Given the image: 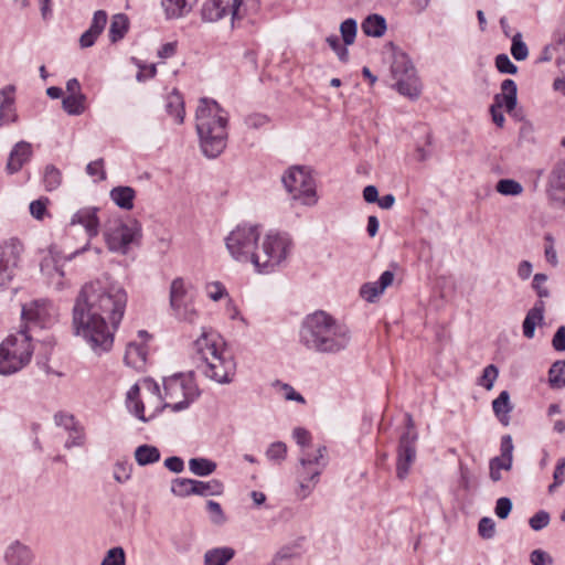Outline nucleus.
Listing matches in <instances>:
<instances>
[{
    "mask_svg": "<svg viewBox=\"0 0 565 565\" xmlns=\"http://www.w3.org/2000/svg\"><path fill=\"white\" fill-rule=\"evenodd\" d=\"M391 87L399 95L416 100L419 98L423 84L413 62L403 51L391 44Z\"/></svg>",
    "mask_w": 565,
    "mask_h": 565,
    "instance_id": "423d86ee",
    "label": "nucleus"
},
{
    "mask_svg": "<svg viewBox=\"0 0 565 565\" xmlns=\"http://www.w3.org/2000/svg\"><path fill=\"white\" fill-rule=\"evenodd\" d=\"M109 196L118 207L129 211L134 207L136 191L131 186L120 185L111 189Z\"/></svg>",
    "mask_w": 565,
    "mask_h": 565,
    "instance_id": "2f4dec72",
    "label": "nucleus"
},
{
    "mask_svg": "<svg viewBox=\"0 0 565 565\" xmlns=\"http://www.w3.org/2000/svg\"><path fill=\"white\" fill-rule=\"evenodd\" d=\"M358 32V22L355 19L349 18L340 24V33L345 45H352L355 41Z\"/></svg>",
    "mask_w": 565,
    "mask_h": 565,
    "instance_id": "49530a36",
    "label": "nucleus"
},
{
    "mask_svg": "<svg viewBox=\"0 0 565 565\" xmlns=\"http://www.w3.org/2000/svg\"><path fill=\"white\" fill-rule=\"evenodd\" d=\"M132 465L127 460H118L114 465L113 477L118 483H125L131 478Z\"/></svg>",
    "mask_w": 565,
    "mask_h": 565,
    "instance_id": "8fccbe9b",
    "label": "nucleus"
},
{
    "mask_svg": "<svg viewBox=\"0 0 565 565\" xmlns=\"http://www.w3.org/2000/svg\"><path fill=\"white\" fill-rule=\"evenodd\" d=\"M546 196L553 206L565 207V160L558 161L551 170L546 182Z\"/></svg>",
    "mask_w": 565,
    "mask_h": 565,
    "instance_id": "f3484780",
    "label": "nucleus"
},
{
    "mask_svg": "<svg viewBox=\"0 0 565 565\" xmlns=\"http://www.w3.org/2000/svg\"><path fill=\"white\" fill-rule=\"evenodd\" d=\"M62 183V172L53 164H47L43 174V184L46 191L56 190Z\"/></svg>",
    "mask_w": 565,
    "mask_h": 565,
    "instance_id": "37998d69",
    "label": "nucleus"
},
{
    "mask_svg": "<svg viewBox=\"0 0 565 565\" xmlns=\"http://www.w3.org/2000/svg\"><path fill=\"white\" fill-rule=\"evenodd\" d=\"M134 455L139 466H148L160 460L159 449L151 445L138 446Z\"/></svg>",
    "mask_w": 565,
    "mask_h": 565,
    "instance_id": "4c0bfd02",
    "label": "nucleus"
},
{
    "mask_svg": "<svg viewBox=\"0 0 565 565\" xmlns=\"http://www.w3.org/2000/svg\"><path fill=\"white\" fill-rule=\"evenodd\" d=\"M32 146L28 141H19L14 145L10 151L6 170L9 174L17 173L21 170L24 163H26L32 157Z\"/></svg>",
    "mask_w": 565,
    "mask_h": 565,
    "instance_id": "aec40b11",
    "label": "nucleus"
},
{
    "mask_svg": "<svg viewBox=\"0 0 565 565\" xmlns=\"http://www.w3.org/2000/svg\"><path fill=\"white\" fill-rule=\"evenodd\" d=\"M193 543V534L191 532L184 533L180 536H174L173 545L177 552L186 553L191 550Z\"/></svg>",
    "mask_w": 565,
    "mask_h": 565,
    "instance_id": "4d7b16f0",
    "label": "nucleus"
},
{
    "mask_svg": "<svg viewBox=\"0 0 565 565\" xmlns=\"http://www.w3.org/2000/svg\"><path fill=\"white\" fill-rule=\"evenodd\" d=\"M350 328L323 310L307 315L299 329V342L307 350L328 355L339 354L350 347Z\"/></svg>",
    "mask_w": 565,
    "mask_h": 565,
    "instance_id": "f03ea898",
    "label": "nucleus"
},
{
    "mask_svg": "<svg viewBox=\"0 0 565 565\" xmlns=\"http://www.w3.org/2000/svg\"><path fill=\"white\" fill-rule=\"evenodd\" d=\"M223 344L218 333L203 328L193 343L192 360L206 377L220 384H228L234 379L236 363Z\"/></svg>",
    "mask_w": 565,
    "mask_h": 565,
    "instance_id": "7ed1b4c3",
    "label": "nucleus"
},
{
    "mask_svg": "<svg viewBox=\"0 0 565 565\" xmlns=\"http://www.w3.org/2000/svg\"><path fill=\"white\" fill-rule=\"evenodd\" d=\"M33 347L26 330L9 335L0 344V374L11 375L23 369L31 360Z\"/></svg>",
    "mask_w": 565,
    "mask_h": 565,
    "instance_id": "6e6552de",
    "label": "nucleus"
},
{
    "mask_svg": "<svg viewBox=\"0 0 565 565\" xmlns=\"http://www.w3.org/2000/svg\"><path fill=\"white\" fill-rule=\"evenodd\" d=\"M388 287V269L384 270L380 279L374 282H365L360 288V296L367 302H376Z\"/></svg>",
    "mask_w": 565,
    "mask_h": 565,
    "instance_id": "393cba45",
    "label": "nucleus"
},
{
    "mask_svg": "<svg viewBox=\"0 0 565 565\" xmlns=\"http://www.w3.org/2000/svg\"><path fill=\"white\" fill-rule=\"evenodd\" d=\"M235 556L231 546L214 547L204 553V565H226Z\"/></svg>",
    "mask_w": 565,
    "mask_h": 565,
    "instance_id": "473e14b6",
    "label": "nucleus"
},
{
    "mask_svg": "<svg viewBox=\"0 0 565 565\" xmlns=\"http://www.w3.org/2000/svg\"><path fill=\"white\" fill-rule=\"evenodd\" d=\"M41 273L49 278V282L54 285L56 289L64 286V271L54 257H45L41 263Z\"/></svg>",
    "mask_w": 565,
    "mask_h": 565,
    "instance_id": "c85d7f7f",
    "label": "nucleus"
},
{
    "mask_svg": "<svg viewBox=\"0 0 565 565\" xmlns=\"http://www.w3.org/2000/svg\"><path fill=\"white\" fill-rule=\"evenodd\" d=\"M54 423L56 426L63 427L65 430H68L78 424L73 415L63 412H58L54 415Z\"/></svg>",
    "mask_w": 565,
    "mask_h": 565,
    "instance_id": "774afa93",
    "label": "nucleus"
},
{
    "mask_svg": "<svg viewBox=\"0 0 565 565\" xmlns=\"http://www.w3.org/2000/svg\"><path fill=\"white\" fill-rule=\"evenodd\" d=\"M548 382L552 388L565 387V360L554 362L548 371Z\"/></svg>",
    "mask_w": 565,
    "mask_h": 565,
    "instance_id": "79ce46f5",
    "label": "nucleus"
},
{
    "mask_svg": "<svg viewBox=\"0 0 565 565\" xmlns=\"http://www.w3.org/2000/svg\"><path fill=\"white\" fill-rule=\"evenodd\" d=\"M565 481V458L561 459L553 475V483L548 487V492L553 493Z\"/></svg>",
    "mask_w": 565,
    "mask_h": 565,
    "instance_id": "6e6d98bb",
    "label": "nucleus"
},
{
    "mask_svg": "<svg viewBox=\"0 0 565 565\" xmlns=\"http://www.w3.org/2000/svg\"><path fill=\"white\" fill-rule=\"evenodd\" d=\"M259 236L258 225L239 224L226 236V248L235 260L254 265Z\"/></svg>",
    "mask_w": 565,
    "mask_h": 565,
    "instance_id": "1a4fd4ad",
    "label": "nucleus"
},
{
    "mask_svg": "<svg viewBox=\"0 0 565 565\" xmlns=\"http://www.w3.org/2000/svg\"><path fill=\"white\" fill-rule=\"evenodd\" d=\"M127 292L109 276L86 282L73 308V326L96 354L108 352L127 306Z\"/></svg>",
    "mask_w": 565,
    "mask_h": 565,
    "instance_id": "f257e3e1",
    "label": "nucleus"
},
{
    "mask_svg": "<svg viewBox=\"0 0 565 565\" xmlns=\"http://www.w3.org/2000/svg\"><path fill=\"white\" fill-rule=\"evenodd\" d=\"M547 276L545 274H535L533 277L532 286L540 298H547L550 296V291L545 286Z\"/></svg>",
    "mask_w": 565,
    "mask_h": 565,
    "instance_id": "680f3d73",
    "label": "nucleus"
},
{
    "mask_svg": "<svg viewBox=\"0 0 565 565\" xmlns=\"http://www.w3.org/2000/svg\"><path fill=\"white\" fill-rule=\"evenodd\" d=\"M513 461H508L507 459H502L499 457H494L490 460V478L492 481L497 482L502 479L501 470H511Z\"/></svg>",
    "mask_w": 565,
    "mask_h": 565,
    "instance_id": "09e8293b",
    "label": "nucleus"
},
{
    "mask_svg": "<svg viewBox=\"0 0 565 565\" xmlns=\"http://www.w3.org/2000/svg\"><path fill=\"white\" fill-rule=\"evenodd\" d=\"M478 532L483 539H492L495 532L494 521L490 518H482L479 521Z\"/></svg>",
    "mask_w": 565,
    "mask_h": 565,
    "instance_id": "052dcab7",
    "label": "nucleus"
},
{
    "mask_svg": "<svg viewBox=\"0 0 565 565\" xmlns=\"http://www.w3.org/2000/svg\"><path fill=\"white\" fill-rule=\"evenodd\" d=\"M100 565H126V554L124 548L116 546L108 550Z\"/></svg>",
    "mask_w": 565,
    "mask_h": 565,
    "instance_id": "603ef678",
    "label": "nucleus"
},
{
    "mask_svg": "<svg viewBox=\"0 0 565 565\" xmlns=\"http://www.w3.org/2000/svg\"><path fill=\"white\" fill-rule=\"evenodd\" d=\"M163 388L166 396L170 398L178 397L179 395L190 396L191 394L198 393L192 380L183 374H174L173 376L166 379L163 382Z\"/></svg>",
    "mask_w": 565,
    "mask_h": 565,
    "instance_id": "6ab92c4d",
    "label": "nucleus"
},
{
    "mask_svg": "<svg viewBox=\"0 0 565 565\" xmlns=\"http://www.w3.org/2000/svg\"><path fill=\"white\" fill-rule=\"evenodd\" d=\"M269 119L263 114H250L245 117L244 122L250 129H260L268 124Z\"/></svg>",
    "mask_w": 565,
    "mask_h": 565,
    "instance_id": "e2e57ef3",
    "label": "nucleus"
},
{
    "mask_svg": "<svg viewBox=\"0 0 565 565\" xmlns=\"http://www.w3.org/2000/svg\"><path fill=\"white\" fill-rule=\"evenodd\" d=\"M147 349L143 344L130 342L127 344L124 361L128 366L142 370L147 362Z\"/></svg>",
    "mask_w": 565,
    "mask_h": 565,
    "instance_id": "a878e982",
    "label": "nucleus"
},
{
    "mask_svg": "<svg viewBox=\"0 0 565 565\" xmlns=\"http://www.w3.org/2000/svg\"><path fill=\"white\" fill-rule=\"evenodd\" d=\"M140 388L137 384L132 385L127 392V404L131 414L143 423H148L150 418L145 416V405L139 399Z\"/></svg>",
    "mask_w": 565,
    "mask_h": 565,
    "instance_id": "72a5a7b5",
    "label": "nucleus"
},
{
    "mask_svg": "<svg viewBox=\"0 0 565 565\" xmlns=\"http://www.w3.org/2000/svg\"><path fill=\"white\" fill-rule=\"evenodd\" d=\"M361 29L366 36L380 38L387 30L386 19L376 13L370 14L362 21Z\"/></svg>",
    "mask_w": 565,
    "mask_h": 565,
    "instance_id": "c756f323",
    "label": "nucleus"
},
{
    "mask_svg": "<svg viewBox=\"0 0 565 565\" xmlns=\"http://www.w3.org/2000/svg\"><path fill=\"white\" fill-rule=\"evenodd\" d=\"M405 419L406 425L399 437L396 458V478L401 481L408 477L411 467L415 462L416 441L418 439V434L411 415L406 414Z\"/></svg>",
    "mask_w": 565,
    "mask_h": 565,
    "instance_id": "f8f14e48",
    "label": "nucleus"
},
{
    "mask_svg": "<svg viewBox=\"0 0 565 565\" xmlns=\"http://www.w3.org/2000/svg\"><path fill=\"white\" fill-rule=\"evenodd\" d=\"M166 109H167L168 114L171 117H173L178 124L183 122L185 111H184L183 98L180 95V93L174 90L173 93H171L168 96Z\"/></svg>",
    "mask_w": 565,
    "mask_h": 565,
    "instance_id": "58836bf2",
    "label": "nucleus"
},
{
    "mask_svg": "<svg viewBox=\"0 0 565 565\" xmlns=\"http://www.w3.org/2000/svg\"><path fill=\"white\" fill-rule=\"evenodd\" d=\"M529 523L534 531H540L548 525L550 514L545 511H539L530 519Z\"/></svg>",
    "mask_w": 565,
    "mask_h": 565,
    "instance_id": "69168bd1",
    "label": "nucleus"
},
{
    "mask_svg": "<svg viewBox=\"0 0 565 565\" xmlns=\"http://www.w3.org/2000/svg\"><path fill=\"white\" fill-rule=\"evenodd\" d=\"M195 479L175 478L171 483V492L180 498L195 495Z\"/></svg>",
    "mask_w": 565,
    "mask_h": 565,
    "instance_id": "ea45409f",
    "label": "nucleus"
},
{
    "mask_svg": "<svg viewBox=\"0 0 565 565\" xmlns=\"http://www.w3.org/2000/svg\"><path fill=\"white\" fill-rule=\"evenodd\" d=\"M196 131L205 157H218L227 143L228 114L220 104L210 98H201L196 108Z\"/></svg>",
    "mask_w": 565,
    "mask_h": 565,
    "instance_id": "20e7f679",
    "label": "nucleus"
},
{
    "mask_svg": "<svg viewBox=\"0 0 565 565\" xmlns=\"http://www.w3.org/2000/svg\"><path fill=\"white\" fill-rule=\"evenodd\" d=\"M326 41L341 62L347 63L349 61V50L347 47L348 45L344 43L342 44L338 35L332 34L328 36Z\"/></svg>",
    "mask_w": 565,
    "mask_h": 565,
    "instance_id": "864d4df0",
    "label": "nucleus"
},
{
    "mask_svg": "<svg viewBox=\"0 0 565 565\" xmlns=\"http://www.w3.org/2000/svg\"><path fill=\"white\" fill-rule=\"evenodd\" d=\"M183 278L178 277L170 286V307L177 319L193 323L198 312L192 306V295Z\"/></svg>",
    "mask_w": 565,
    "mask_h": 565,
    "instance_id": "4468645a",
    "label": "nucleus"
},
{
    "mask_svg": "<svg viewBox=\"0 0 565 565\" xmlns=\"http://www.w3.org/2000/svg\"><path fill=\"white\" fill-rule=\"evenodd\" d=\"M511 54L516 61H524L529 55L526 44L522 41L521 33L512 38Z\"/></svg>",
    "mask_w": 565,
    "mask_h": 565,
    "instance_id": "5fc2aeb1",
    "label": "nucleus"
},
{
    "mask_svg": "<svg viewBox=\"0 0 565 565\" xmlns=\"http://www.w3.org/2000/svg\"><path fill=\"white\" fill-rule=\"evenodd\" d=\"M223 490H224V486L217 479H212L210 481L196 480V483H195V495H201V497L220 495L223 493Z\"/></svg>",
    "mask_w": 565,
    "mask_h": 565,
    "instance_id": "a19ab883",
    "label": "nucleus"
},
{
    "mask_svg": "<svg viewBox=\"0 0 565 565\" xmlns=\"http://www.w3.org/2000/svg\"><path fill=\"white\" fill-rule=\"evenodd\" d=\"M206 509L212 514V522L215 524H223L225 522V515L222 507L218 502L210 500L206 502Z\"/></svg>",
    "mask_w": 565,
    "mask_h": 565,
    "instance_id": "0e129e2a",
    "label": "nucleus"
},
{
    "mask_svg": "<svg viewBox=\"0 0 565 565\" xmlns=\"http://www.w3.org/2000/svg\"><path fill=\"white\" fill-rule=\"evenodd\" d=\"M68 437L64 444L66 449H72L74 447H83L86 441V434L84 427L79 424H76L73 428L68 429Z\"/></svg>",
    "mask_w": 565,
    "mask_h": 565,
    "instance_id": "a18cd8bd",
    "label": "nucleus"
},
{
    "mask_svg": "<svg viewBox=\"0 0 565 565\" xmlns=\"http://www.w3.org/2000/svg\"><path fill=\"white\" fill-rule=\"evenodd\" d=\"M23 245L18 238L0 244V292L7 289L15 276Z\"/></svg>",
    "mask_w": 565,
    "mask_h": 565,
    "instance_id": "dca6fc26",
    "label": "nucleus"
},
{
    "mask_svg": "<svg viewBox=\"0 0 565 565\" xmlns=\"http://www.w3.org/2000/svg\"><path fill=\"white\" fill-rule=\"evenodd\" d=\"M265 455L269 461H273L276 463H281L286 459V456H287V446L282 441L271 443L268 446Z\"/></svg>",
    "mask_w": 565,
    "mask_h": 565,
    "instance_id": "de8ad7c7",
    "label": "nucleus"
},
{
    "mask_svg": "<svg viewBox=\"0 0 565 565\" xmlns=\"http://www.w3.org/2000/svg\"><path fill=\"white\" fill-rule=\"evenodd\" d=\"M96 207H83L72 217L71 224H81L84 226L89 238L97 236L99 232V221Z\"/></svg>",
    "mask_w": 565,
    "mask_h": 565,
    "instance_id": "b1692460",
    "label": "nucleus"
},
{
    "mask_svg": "<svg viewBox=\"0 0 565 565\" xmlns=\"http://www.w3.org/2000/svg\"><path fill=\"white\" fill-rule=\"evenodd\" d=\"M276 385H278L280 390L284 392V397L286 401H294L300 404L306 403L305 397L300 393H298L291 385L287 383H281L279 381L276 382Z\"/></svg>",
    "mask_w": 565,
    "mask_h": 565,
    "instance_id": "bf43d9fd",
    "label": "nucleus"
},
{
    "mask_svg": "<svg viewBox=\"0 0 565 565\" xmlns=\"http://www.w3.org/2000/svg\"><path fill=\"white\" fill-rule=\"evenodd\" d=\"M281 181L294 201H298L307 206H312L317 203L315 180L305 168H289L282 175Z\"/></svg>",
    "mask_w": 565,
    "mask_h": 565,
    "instance_id": "9b49d317",
    "label": "nucleus"
},
{
    "mask_svg": "<svg viewBox=\"0 0 565 565\" xmlns=\"http://www.w3.org/2000/svg\"><path fill=\"white\" fill-rule=\"evenodd\" d=\"M544 319V302L537 301L533 308L529 310L523 321V334L526 339H532L535 334V328L542 323Z\"/></svg>",
    "mask_w": 565,
    "mask_h": 565,
    "instance_id": "bb28decb",
    "label": "nucleus"
},
{
    "mask_svg": "<svg viewBox=\"0 0 565 565\" xmlns=\"http://www.w3.org/2000/svg\"><path fill=\"white\" fill-rule=\"evenodd\" d=\"M497 192L505 196H518L523 193V186L513 179H501L495 185Z\"/></svg>",
    "mask_w": 565,
    "mask_h": 565,
    "instance_id": "c03bdc74",
    "label": "nucleus"
},
{
    "mask_svg": "<svg viewBox=\"0 0 565 565\" xmlns=\"http://www.w3.org/2000/svg\"><path fill=\"white\" fill-rule=\"evenodd\" d=\"M57 308L47 299H36L22 307V319L28 329L32 327L50 328L57 319Z\"/></svg>",
    "mask_w": 565,
    "mask_h": 565,
    "instance_id": "2eb2a0df",
    "label": "nucleus"
},
{
    "mask_svg": "<svg viewBox=\"0 0 565 565\" xmlns=\"http://www.w3.org/2000/svg\"><path fill=\"white\" fill-rule=\"evenodd\" d=\"M258 10L257 0H206L202 8V19L216 22L231 14L232 26Z\"/></svg>",
    "mask_w": 565,
    "mask_h": 565,
    "instance_id": "9d476101",
    "label": "nucleus"
},
{
    "mask_svg": "<svg viewBox=\"0 0 565 565\" xmlns=\"http://www.w3.org/2000/svg\"><path fill=\"white\" fill-rule=\"evenodd\" d=\"M495 66L500 73L503 74H515L518 67L511 62L507 54H499L495 57Z\"/></svg>",
    "mask_w": 565,
    "mask_h": 565,
    "instance_id": "13d9d810",
    "label": "nucleus"
},
{
    "mask_svg": "<svg viewBox=\"0 0 565 565\" xmlns=\"http://www.w3.org/2000/svg\"><path fill=\"white\" fill-rule=\"evenodd\" d=\"M327 452L326 446H319L315 451L308 449L300 450L296 468L298 482L296 495L300 500L308 498L319 483L320 476L328 465Z\"/></svg>",
    "mask_w": 565,
    "mask_h": 565,
    "instance_id": "0eeeda50",
    "label": "nucleus"
},
{
    "mask_svg": "<svg viewBox=\"0 0 565 565\" xmlns=\"http://www.w3.org/2000/svg\"><path fill=\"white\" fill-rule=\"evenodd\" d=\"M86 96L84 94H73L62 99V107L71 116L82 115L86 109Z\"/></svg>",
    "mask_w": 565,
    "mask_h": 565,
    "instance_id": "e433bc0d",
    "label": "nucleus"
},
{
    "mask_svg": "<svg viewBox=\"0 0 565 565\" xmlns=\"http://www.w3.org/2000/svg\"><path fill=\"white\" fill-rule=\"evenodd\" d=\"M292 438L295 439L297 445H299L301 447V450L307 449V447L310 445V441H311L310 433L302 427H296L292 430Z\"/></svg>",
    "mask_w": 565,
    "mask_h": 565,
    "instance_id": "338daca9",
    "label": "nucleus"
},
{
    "mask_svg": "<svg viewBox=\"0 0 565 565\" xmlns=\"http://www.w3.org/2000/svg\"><path fill=\"white\" fill-rule=\"evenodd\" d=\"M129 29L128 17L124 13H117L113 17L109 26V40L111 43H116L124 39Z\"/></svg>",
    "mask_w": 565,
    "mask_h": 565,
    "instance_id": "f704fd0d",
    "label": "nucleus"
},
{
    "mask_svg": "<svg viewBox=\"0 0 565 565\" xmlns=\"http://www.w3.org/2000/svg\"><path fill=\"white\" fill-rule=\"evenodd\" d=\"M141 226L137 221L116 220L105 231V239L111 252L126 254L129 245L140 235Z\"/></svg>",
    "mask_w": 565,
    "mask_h": 565,
    "instance_id": "ddd939ff",
    "label": "nucleus"
},
{
    "mask_svg": "<svg viewBox=\"0 0 565 565\" xmlns=\"http://www.w3.org/2000/svg\"><path fill=\"white\" fill-rule=\"evenodd\" d=\"M107 23V13L104 10H97L92 19L88 30L79 38V45L83 49L90 47L95 44L98 36L103 33Z\"/></svg>",
    "mask_w": 565,
    "mask_h": 565,
    "instance_id": "412c9836",
    "label": "nucleus"
},
{
    "mask_svg": "<svg viewBox=\"0 0 565 565\" xmlns=\"http://www.w3.org/2000/svg\"><path fill=\"white\" fill-rule=\"evenodd\" d=\"M33 558L32 550L20 541L12 542L4 552L7 565H31Z\"/></svg>",
    "mask_w": 565,
    "mask_h": 565,
    "instance_id": "4be33fe9",
    "label": "nucleus"
},
{
    "mask_svg": "<svg viewBox=\"0 0 565 565\" xmlns=\"http://www.w3.org/2000/svg\"><path fill=\"white\" fill-rule=\"evenodd\" d=\"M499 375V370L495 365L490 364L483 369L482 375L478 380V384L484 387L487 391L493 388L494 382Z\"/></svg>",
    "mask_w": 565,
    "mask_h": 565,
    "instance_id": "3c124183",
    "label": "nucleus"
},
{
    "mask_svg": "<svg viewBox=\"0 0 565 565\" xmlns=\"http://www.w3.org/2000/svg\"><path fill=\"white\" fill-rule=\"evenodd\" d=\"M518 87L513 79L507 78L501 83V93L494 96L493 106L511 113L516 107Z\"/></svg>",
    "mask_w": 565,
    "mask_h": 565,
    "instance_id": "5701e85b",
    "label": "nucleus"
},
{
    "mask_svg": "<svg viewBox=\"0 0 565 565\" xmlns=\"http://www.w3.org/2000/svg\"><path fill=\"white\" fill-rule=\"evenodd\" d=\"M198 0H162L161 6L167 19H179L186 15Z\"/></svg>",
    "mask_w": 565,
    "mask_h": 565,
    "instance_id": "cd10ccee",
    "label": "nucleus"
},
{
    "mask_svg": "<svg viewBox=\"0 0 565 565\" xmlns=\"http://www.w3.org/2000/svg\"><path fill=\"white\" fill-rule=\"evenodd\" d=\"M294 248L291 236L286 232L269 231L254 255V266L259 274L275 271L284 264Z\"/></svg>",
    "mask_w": 565,
    "mask_h": 565,
    "instance_id": "39448f33",
    "label": "nucleus"
},
{
    "mask_svg": "<svg viewBox=\"0 0 565 565\" xmlns=\"http://www.w3.org/2000/svg\"><path fill=\"white\" fill-rule=\"evenodd\" d=\"M492 409L500 423L507 426L510 422V413L513 409L508 391H502L492 402Z\"/></svg>",
    "mask_w": 565,
    "mask_h": 565,
    "instance_id": "7c9ffc66",
    "label": "nucleus"
},
{
    "mask_svg": "<svg viewBox=\"0 0 565 565\" xmlns=\"http://www.w3.org/2000/svg\"><path fill=\"white\" fill-rule=\"evenodd\" d=\"M217 468L215 461L204 458L196 457L189 460V470L198 477H207L212 475Z\"/></svg>",
    "mask_w": 565,
    "mask_h": 565,
    "instance_id": "c9c22d12",
    "label": "nucleus"
},
{
    "mask_svg": "<svg viewBox=\"0 0 565 565\" xmlns=\"http://www.w3.org/2000/svg\"><path fill=\"white\" fill-rule=\"evenodd\" d=\"M17 87L13 84L3 86L0 89V124L14 122L18 119L15 109Z\"/></svg>",
    "mask_w": 565,
    "mask_h": 565,
    "instance_id": "a211bd4d",
    "label": "nucleus"
}]
</instances>
